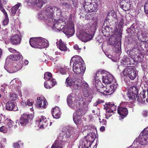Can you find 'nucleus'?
Returning <instances> with one entry per match:
<instances>
[{
  "instance_id": "nucleus-10",
  "label": "nucleus",
  "mask_w": 148,
  "mask_h": 148,
  "mask_svg": "<svg viewBox=\"0 0 148 148\" xmlns=\"http://www.w3.org/2000/svg\"><path fill=\"white\" fill-rule=\"evenodd\" d=\"M138 143L142 145L148 144V126L143 130L138 138L134 141L133 145H135Z\"/></svg>"
},
{
  "instance_id": "nucleus-62",
  "label": "nucleus",
  "mask_w": 148,
  "mask_h": 148,
  "mask_svg": "<svg viewBox=\"0 0 148 148\" xmlns=\"http://www.w3.org/2000/svg\"><path fill=\"white\" fill-rule=\"evenodd\" d=\"M58 58L57 57L55 58H53L52 56L49 57V59L53 62H56V61H57Z\"/></svg>"
},
{
  "instance_id": "nucleus-47",
  "label": "nucleus",
  "mask_w": 148,
  "mask_h": 148,
  "mask_svg": "<svg viewBox=\"0 0 148 148\" xmlns=\"http://www.w3.org/2000/svg\"><path fill=\"white\" fill-rule=\"evenodd\" d=\"M75 18V15L74 14H70L69 18V21L67 22V24H71V23H73V21Z\"/></svg>"
},
{
  "instance_id": "nucleus-9",
  "label": "nucleus",
  "mask_w": 148,
  "mask_h": 148,
  "mask_svg": "<svg viewBox=\"0 0 148 148\" xmlns=\"http://www.w3.org/2000/svg\"><path fill=\"white\" fill-rule=\"evenodd\" d=\"M96 137V134L94 132H92L85 137L80 140L79 148H91L90 146L94 141Z\"/></svg>"
},
{
  "instance_id": "nucleus-48",
  "label": "nucleus",
  "mask_w": 148,
  "mask_h": 148,
  "mask_svg": "<svg viewBox=\"0 0 148 148\" xmlns=\"http://www.w3.org/2000/svg\"><path fill=\"white\" fill-rule=\"evenodd\" d=\"M23 143L21 140L18 141V142L13 143V147L14 148H20L21 145H23Z\"/></svg>"
},
{
  "instance_id": "nucleus-37",
  "label": "nucleus",
  "mask_w": 148,
  "mask_h": 148,
  "mask_svg": "<svg viewBox=\"0 0 148 148\" xmlns=\"http://www.w3.org/2000/svg\"><path fill=\"white\" fill-rule=\"evenodd\" d=\"M92 112L93 113V115L90 114L89 116V118L91 121H92L95 118L99 117L100 114V110L99 109H97L96 110H93Z\"/></svg>"
},
{
  "instance_id": "nucleus-31",
  "label": "nucleus",
  "mask_w": 148,
  "mask_h": 148,
  "mask_svg": "<svg viewBox=\"0 0 148 148\" xmlns=\"http://www.w3.org/2000/svg\"><path fill=\"white\" fill-rule=\"evenodd\" d=\"M37 101L35 104L36 106L38 108H46V100L44 98L37 97Z\"/></svg>"
},
{
  "instance_id": "nucleus-42",
  "label": "nucleus",
  "mask_w": 148,
  "mask_h": 148,
  "mask_svg": "<svg viewBox=\"0 0 148 148\" xmlns=\"http://www.w3.org/2000/svg\"><path fill=\"white\" fill-rule=\"evenodd\" d=\"M84 114L85 112L81 108H79L76 112L73 113V116L81 117Z\"/></svg>"
},
{
  "instance_id": "nucleus-29",
  "label": "nucleus",
  "mask_w": 148,
  "mask_h": 148,
  "mask_svg": "<svg viewBox=\"0 0 148 148\" xmlns=\"http://www.w3.org/2000/svg\"><path fill=\"white\" fill-rule=\"evenodd\" d=\"M32 116L30 114H28L27 113H23L21 115L20 120V124L21 126H24L26 125L28 122V120L30 118V116Z\"/></svg>"
},
{
  "instance_id": "nucleus-41",
  "label": "nucleus",
  "mask_w": 148,
  "mask_h": 148,
  "mask_svg": "<svg viewBox=\"0 0 148 148\" xmlns=\"http://www.w3.org/2000/svg\"><path fill=\"white\" fill-rule=\"evenodd\" d=\"M74 122L77 125H80L82 126L83 123L81 119V117L73 116Z\"/></svg>"
},
{
  "instance_id": "nucleus-59",
  "label": "nucleus",
  "mask_w": 148,
  "mask_h": 148,
  "mask_svg": "<svg viewBox=\"0 0 148 148\" xmlns=\"http://www.w3.org/2000/svg\"><path fill=\"white\" fill-rule=\"evenodd\" d=\"M48 81H46L44 83V86L45 88H46V89H50V88H51V87H50V86H49L48 84V83L47 82Z\"/></svg>"
},
{
  "instance_id": "nucleus-38",
  "label": "nucleus",
  "mask_w": 148,
  "mask_h": 148,
  "mask_svg": "<svg viewBox=\"0 0 148 148\" xmlns=\"http://www.w3.org/2000/svg\"><path fill=\"white\" fill-rule=\"evenodd\" d=\"M121 63L122 65L126 66L131 64L132 62L129 57L124 56L121 60Z\"/></svg>"
},
{
  "instance_id": "nucleus-27",
  "label": "nucleus",
  "mask_w": 148,
  "mask_h": 148,
  "mask_svg": "<svg viewBox=\"0 0 148 148\" xmlns=\"http://www.w3.org/2000/svg\"><path fill=\"white\" fill-rule=\"evenodd\" d=\"M26 1L28 5L33 7L36 5L39 8L42 7L44 3L43 0H26Z\"/></svg>"
},
{
  "instance_id": "nucleus-11",
  "label": "nucleus",
  "mask_w": 148,
  "mask_h": 148,
  "mask_svg": "<svg viewBox=\"0 0 148 148\" xmlns=\"http://www.w3.org/2000/svg\"><path fill=\"white\" fill-rule=\"evenodd\" d=\"M94 34V31H89L88 30H82L77 35V37L82 41L86 42L91 40L93 38Z\"/></svg>"
},
{
  "instance_id": "nucleus-13",
  "label": "nucleus",
  "mask_w": 148,
  "mask_h": 148,
  "mask_svg": "<svg viewBox=\"0 0 148 148\" xmlns=\"http://www.w3.org/2000/svg\"><path fill=\"white\" fill-rule=\"evenodd\" d=\"M91 0H85L83 7L86 12H96L97 11V3H91Z\"/></svg>"
},
{
  "instance_id": "nucleus-40",
  "label": "nucleus",
  "mask_w": 148,
  "mask_h": 148,
  "mask_svg": "<svg viewBox=\"0 0 148 148\" xmlns=\"http://www.w3.org/2000/svg\"><path fill=\"white\" fill-rule=\"evenodd\" d=\"M21 5V3H18L16 5L14 6L11 9L10 15L13 16H14L17 10Z\"/></svg>"
},
{
  "instance_id": "nucleus-63",
  "label": "nucleus",
  "mask_w": 148,
  "mask_h": 148,
  "mask_svg": "<svg viewBox=\"0 0 148 148\" xmlns=\"http://www.w3.org/2000/svg\"><path fill=\"white\" fill-rule=\"evenodd\" d=\"M143 115L145 117H146L148 116V111L145 110L143 112Z\"/></svg>"
},
{
  "instance_id": "nucleus-61",
  "label": "nucleus",
  "mask_w": 148,
  "mask_h": 148,
  "mask_svg": "<svg viewBox=\"0 0 148 148\" xmlns=\"http://www.w3.org/2000/svg\"><path fill=\"white\" fill-rule=\"evenodd\" d=\"M101 125H106V121L104 119H102L101 121H99Z\"/></svg>"
},
{
  "instance_id": "nucleus-51",
  "label": "nucleus",
  "mask_w": 148,
  "mask_h": 148,
  "mask_svg": "<svg viewBox=\"0 0 148 148\" xmlns=\"http://www.w3.org/2000/svg\"><path fill=\"white\" fill-rule=\"evenodd\" d=\"M8 128L4 126H2L0 127V131L3 133H5L7 132Z\"/></svg>"
},
{
  "instance_id": "nucleus-46",
  "label": "nucleus",
  "mask_w": 148,
  "mask_h": 148,
  "mask_svg": "<svg viewBox=\"0 0 148 148\" xmlns=\"http://www.w3.org/2000/svg\"><path fill=\"white\" fill-rule=\"evenodd\" d=\"M33 101L32 100L28 99L27 100L26 102H24L22 101L21 102V104L23 106L28 105L29 106H31L33 104Z\"/></svg>"
},
{
  "instance_id": "nucleus-2",
  "label": "nucleus",
  "mask_w": 148,
  "mask_h": 148,
  "mask_svg": "<svg viewBox=\"0 0 148 148\" xmlns=\"http://www.w3.org/2000/svg\"><path fill=\"white\" fill-rule=\"evenodd\" d=\"M73 132L71 127H67L62 131L51 148H63L65 143L73 136Z\"/></svg>"
},
{
  "instance_id": "nucleus-58",
  "label": "nucleus",
  "mask_w": 148,
  "mask_h": 148,
  "mask_svg": "<svg viewBox=\"0 0 148 148\" xmlns=\"http://www.w3.org/2000/svg\"><path fill=\"white\" fill-rule=\"evenodd\" d=\"M63 5H64L66 8L67 9L69 10V9L71 8V5L67 3H62Z\"/></svg>"
},
{
  "instance_id": "nucleus-12",
  "label": "nucleus",
  "mask_w": 148,
  "mask_h": 148,
  "mask_svg": "<svg viewBox=\"0 0 148 148\" xmlns=\"http://www.w3.org/2000/svg\"><path fill=\"white\" fill-rule=\"evenodd\" d=\"M82 81L80 79L76 78H71L68 77L66 80L67 86L68 87H73L75 89H79L82 86Z\"/></svg>"
},
{
  "instance_id": "nucleus-8",
  "label": "nucleus",
  "mask_w": 148,
  "mask_h": 148,
  "mask_svg": "<svg viewBox=\"0 0 148 148\" xmlns=\"http://www.w3.org/2000/svg\"><path fill=\"white\" fill-rule=\"evenodd\" d=\"M66 22L64 21L59 19L56 20L55 19H50L49 21H47V24L51 27L53 30L56 32L62 31L64 28V24Z\"/></svg>"
},
{
  "instance_id": "nucleus-64",
  "label": "nucleus",
  "mask_w": 148,
  "mask_h": 148,
  "mask_svg": "<svg viewBox=\"0 0 148 148\" xmlns=\"http://www.w3.org/2000/svg\"><path fill=\"white\" fill-rule=\"evenodd\" d=\"M50 82L52 83V86L55 85L56 84V82L55 79H52Z\"/></svg>"
},
{
  "instance_id": "nucleus-4",
  "label": "nucleus",
  "mask_w": 148,
  "mask_h": 148,
  "mask_svg": "<svg viewBox=\"0 0 148 148\" xmlns=\"http://www.w3.org/2000/svg\"><path fill=\"white\" fill-rule=\"evenodd\" d=\"M73 63V71L75 73L82 76L84 74L85 68L84 69V62L82 58L79 56L76 55L72 57L71 63Z\"/></svg>"
},
{
  "instance_id": "nucleus-20",
  "label": "nucleus",
  "mask_w": 148,
  "mask_h": 148,
  "mask_svg": "<svg viewBox=\"0 0 148 148\" xmlns=\"http://www.w3.org/2000/svg\"><path fill=\"white\" fill-rule=\"evenodd\" d=\"M145 100L148 102V87L145 86V89L141 92L137 99V101L140 104H143Z\"/></svg>"
},
{
  "instance_id": "nucleus-19",
  "label": "nucleus",
  "mask_w": 148,
  "mask_h": 148,
  "mask_svg": "<svg viewBox=\"0 0 148 148\" xmlns=\"http://www.w3.org/2000/svg\"><path fill=\"white\" fill-rule=\"evenodd\" d=\"M50 8L48 7V6H46L45 8L42 11L40 12L38 14V17L40 20H44L46 23H47V21H49L50 19L49 15Z\"/></svg>"
},
{
  "instance_id": "nucleus-1",
  "label": "nucleus",
  "mask_w": 148,
  "mask_h": 148,
  "mask_svg": "<svg viewBox=\"0 0 148 148\" xmlns=\"http://www.w3.org/2000/svg\"><path fill=\"white\" fill-rule=\"evenodd\" d=\"M97 77H101L102 82L104 84H101L103 86L104 92L108 94L112 93L116 90L118 84L113 75L108 72L100 70L97 72Z\"/></svg>"
},
{
  "instance_id": "nucleus-56",
  "label": "nucleus",
  "mask_w": 148,
  "mask_h": 148,
  "mask_svg": "<svg viewBox=\"0 0 148 148\" xmlns=\"http://www.w3.org/2000/svg\"><path fill=\"white\" fill-rule=\"evenodd\" d=\"M73 47L74 49L76 50L79 53L80 52L81 48L79 47L78 45L76 44L74 45L73 46Z\"/></svg>"
},
{
  "instance_id": "nucleus-49",
  "label": "nucleus",
  "mask_w": 148,
  "mask_h": 148,
  "mask_svg": "<svg viewBox=\"0 0 148 148\" xmlns=\"http://www.w3.org/2000/svg\"><path fill=\"white\" fill-rule=\"evenodd\" d=\"M13 122L10 119H8L7 121V122L6 126L8 127V128L10 129L13 127Z\"/></svg>"
},
{
  "instance_id": "nucleus-15",
  "label": "nucleus",
  "mask_w": 148,
  "mask_h": 148,
  "mask_svg": "<svg viewBox=\"0 0 148 148\" xmlns=\"http://www.w3.org/2000/svg\"><path fill=\"white\" fill-rule=\"evenodd\" d=\"M104 109L106 110V118L108 119L112 115V113H115L117 107L112 102L106 103L104 105Z\"/></svg>"
},
{
  "instance_id": "nucleus-7",
  "label": "nucleus",
  "mask_w": 148,
  "mask_h": 148,
  "mask_svg": "<svg viewBox=\"0 0 148 148\" xmlns=\"http://www.w3.org/2000/svg\"><path fill=\"white\" fill-rule=\"evenodd\" d=\"M83 86V92L84 96L87 98L86 100L84 101V105H87L89 103L93 97V92L89 87L88 84L87 82L83 81L82 83V86Z\"/></svg>"
},
{
  "instance_id": "nucleus-52",
  "label": "nucleus",
  "mask_w": 148,
  "mask_h": 148,
  "mask_svg": "<svg viewBox=\"0 0 148 148\" xmlns=\"http://www.w3.org/2000/svg\"><path fill=\"white\" fill-rule=\"evenodd\" d=\"M5 18L3 20L2 22L3 24L4 25H7L9 22V18L8 17V15H5Z\"/></svg>"
},
{
  "instance_id": "nucleus-33",
  "label": "nucleus",
  "mask_w": 148,
  "mask_h": 148,
  "mask_svg": "<svg viewBox=\"0 0 148 148\" xmlns=\"http://www.w3.org/2000/svg\"><path fill=\"white\" fill-rule=\"evenodd\" d=\"M18 95L20 97L22 96L21 91L19 89V88H18L16 90V92H11L9 93L8 97L11 100H12V101H13L18 98Z\"/></svg>"
},
{
  "instance_id": "nucleus-23",
  "label": "nucleus",
  "mask_w": 148,
  "mask_h": 148,
  "mask_svg": "<svg viewBox=\"0 0 148 148\" xmlns=\"http://www.w3.org/2000/svg\"><path fill=\"white\" fill-rule=\"evenodd\" d=\"M138 93V90L135 86L130 87L128 90V93L127 95L129 99L134 100L138 98L137 95Z\"/></svg>"
},
{
  "instance_id": "nucleus-14",
  "label": "nucleus",
  "mask_w": 148,
  "mask_h": 148,
  "mask_svg": "<svg viewBox=\"0 0 148 148\" xmlns=\"http://www.w3.org/2000/svg\"><path fill=\"white\" fill-rule=\"evenodd\" d=\"M10 62V61H8L7 62L6 60H5V64L4 66L5 69L10 73L16 72L22 68V65L21 62L19 64H14L13 65H11L9 63Z\"/></svg>"
},
{
  "instance_id": "nucleus-55",
  "label": "nucleus",
  "mask_w": 148,
  "mask_h": 148,
  "mask_svg": "<svg viewBox=\"0 0 148 148\" xmlns=\"http://www.w3.org/2000/svg\"><path fill=\"white\" fill-rule=\"evenodd\" d=\"M97 25V21H95L93 23L92 26L91 27L90 29H91L92 31H93L92 30L94 31L96 29Z\"/></svg>"
},
{
  "instance_id": "nucleus-28",
  "label": "nucleus",
  "mask_w": 148,
  "mask_h": 148,
  "mask_svg": "<svg viewBox=\"0 0 148 148\" xmlns=\"http://www.w3.org/2000/svg\"><path fill=\"white\" fill-rule=\"evenodd\" d=\"M143 28V26L141 25H139L136 23H134L130 28L127 29V31L130 32H131V31L134 32L135 31L136 32H138L141 31Z\"/></svg>"
},
{
  "instance_id": "nucleus-39",
  "label": "nucleus",
  "mask_w": 148,
  "mask_h": 148,
  "mask_svg": "<svg viewBox=\"0 0 148 148\" xmlns=\"http://www.w3.org/2000/svg\"><path fill=\"white\" fill-rule=\"evenodd\" d=\"M10 83L11 84L15 85L17 86H18V88H16V90L17 89H18V88H19V89H20V86L21 85V80L18 78L14 79L12 80Z\"/></svg>"
},
{
  "instance_id": "nucleus-54",
  "label": "nucleus",
  "mask_w": 148,
  "mask_h": 148,
  "mask_svg": "<svg viewBox=\"0 0 148 148\" xmlns=\"http://www.w3.org/2000/svg\"><path fill=\"white\" fill-rule=\"evenodd\" d=\"M2 6V4L1 3V1H0V10L5 15H8L7 13L5 12V10L3 8Z\"/></svg>"
},
{
  "instance_id": "nucleus-5",
  "label": "nucleus",
  "mask_w": 148,
  "mask_h": 148,
  "mask_svg": "<svg viewBox=\"0 0 148 148\" xmlns=\"http://www.w3.org/2000/svg\"><path fill=\"white\" fill-rule=\"evenodd\" d=\"M142 48L140 42H137L132 49L130 51V56L134 61L138 62H142L140 57Z\"/></svg>"
},
{
  "instance_id": "nucleus-34",
  "label": "nucleus",
  "mask_w": 148,
  "mask_h": 148,
  "mask_svg": "<svg viewBox=\"0 0 148 148\" xmlns=\"http://www.w3.org/2000/svg\"><path fill=\"white\" fill-rule=\"evenodd\" d=\"M6 108L9 110L16 111L17 107L13 101H9L6 104Z\"/></svg>"
},
{
  "instance_id": "nucleus-26",
  "label": "nucleus",
  "mask_w": 148,
  "mask_h": 148,
  "mask_svg": "<svg viewBox=\"0 0 148 148\" xmlns=\"http://www.w3.org/2000/svg\"><path fill=\"white\" fill-rule=\"evenodd\" d=\"M48 7L50 8L51 9L49 12L50 14L49 15L50 19H52V18H53V16H54V13L55 11L56 12V15L58 17H60L61 16V12L60 9L53 6H48Z\"/></svg>"
},
{
  "instance_id": "nucleus-21",
  "label": "nucleus",
  "mask_w": 148,
  "mask_h": 148,
  "mask_svg": "<svg viewBox=\"0 0 148 148\" xmlns=\"http://www.w3.org/2000/svg\"><path fill=\"white\" fill-rule=\"evenodd\" d=\"M49 122V119H46V118L42 116L37 119L36 124L40 129H44L47 127Z\"/></svg>"
},
{
  "instance_id": "nucleus-6",
  "label": "nucleus",
  "mask_w": 148,
  "mask_h": 148,
  "mask_svg": "<svg viewBox=\"0 0 148 148\" xmlns=\"http://www.w3.org/2000/svg\"><path fill=\"white\" fill-rule=\"evenodd\" d=\"M29 43L32 47L36 48L41 49L47 48L48 46L47 40L42 37L31 38Z\"/></svg>"
},
{
  "instance_id": "nucleus-43",
  "label": "nucleus",
  "mask_w": 148,
  "mask_h": 148,
  "mask_svg": "<svg viewBox=\"0 0 148 148\" xmlns=\"http://www.w3.org/2000/svg\"><path fill=\"white\" fill-rule=\"evenodd\" d=\"M69 71V68L67 66H64L63 67H61L60 70V72L62 74H66V73Z\"/></svg>"
},
{
  "instance_id": "nucleus-35",
  "label": "nucleus",
  "mask_w": 148,
  "mask_h": 148,
  "mask_svg": "<svg viewBox=\"0 0 148 148\" xmlns=\"http://www.w3.org/2000/svg\"><path fill=\"white\" fill-rule=\"evenodd\" d=\"M57 47L61 51H69V49H67V47L66 45L64 43L62 40L60 39L59 41L56 42Z\"/></svg>"
},
{
  "instance_id": "nucleus-45",
  "label": "nucleus",
  "mask_w": 148,
  "mask_h": 148,
  "mask_svg": "<svg viewBox=\"0 0 148 148\" xmlns=\"http://www.w3.org/2000/svg\"><path fill=\"white\" fill-rule=\"evenodd\" d=\"M52 77L51 74L49 72H46L45 73L44 78L46 81H49V80Z\"/></svg>"
},
{
  "instance_id": "nucleus-18",
  "label": "nucleus",
  "mask_w": 148,
  "mask_h": 148,
  "mask_svg": "<svg viewBox=\"0 0 148 148\" xmlns=\"http://www.w3.org/2000/svg\"><path fill=\"white\" fill-rule=\"evenodd\" d=\"M109 43L110 45L114 46L113 49L114 52L118 53V55H120L121 53V43L119 42H117L116 38L114 36L110 38Z\"/></svg>"
},
{
  "instance_id": "nucleus-30",
  "label": "nucleus",
  "mask_w": 148,
  "mask_h": 148,
  "mask_svg": "<svg viewBox=\"0 0 148 148\" xmlns=\"http://www.w3.org/2000/svg\"><path fill=\"white\" fill-rule=\"evenodd\" d=\"M120 6L123 10L127 11L130 9L131 4L129 0H119Z\"/></svg>"
},
{
  "instance_id": "nucleus-36",
  "label": "nucleus",
  "mask_w": 148,
  "mask_h": 148,
  "mask_svg": "<svg viewBox=\"0 0 148 148\" xmlns=\"http://www.w3.org/2000/svg\"><path fill=\"white\" fill-rule=\"evenodd\" d=\"M52 112V116L54 118L58 119L60 117V110L58 107H56L53 108Z\"/></svg>"
},
{
  "instance_id": "nucleus-50",
  "label": "nucleus",
  "mask_w": 148,
  "mask_h": 148,
  "mask_svg": "<svg viewBox=\"0 0 148 148\" xmlns=\"http://www.w3.org/2000/svg\"><path fill=\"white\" fill-rule=\"evenodd\" d=\"M112 16V17L114 18H116V16L115 13L114 11H110L107 15V18H108V17L109 16Z\"/></svg>"
},
{
  "instance_id": "nucleus-3",
  "label": "nucleus",
  "mask_w": 148,
  "mask_h": 148,
  "mask_svg": "<svg viewBox=\"0 0 148 148\" xmlns=\"http://www.w3.org/2000/svg\"><path fill=\"white\" fill-rule=\"evenodd\" d=\"M85 100L84 98L80 95L76 96L74 94L71 93L68 95L67 101L68 106L71 108L75 110L83 106L84 105V101Z\"/></svg>"
},
{
  "instance_id": "nucleus-24",
  "label": "nucleus",
  "mask_w": 148,
  "mask_h": 148,
  "mask_svg": "<svg viewBox=\"0 0 148 148\" xmlns=\"http://www.w3.org/2000/svg\"><path fill=\"white\" fill-rule=\"evenodd\" d=\"M74 26V23H71V24L67 23L65 26L64 25L62 32L66 35L69 36V37L72 36L75 32Z\"/></svg>"
},
{
  "instance_id": "nucleus-22",
  "label": "nucleus",
  "mask_w": 148,
  "mask_h": 148,
  "mask_svg": "<svg viewBox=\"0 0 148 148\" xmlns=\"http://www.w3.org/2000/svg\"><path fill=\"white\" fill-rule=\"evenodd\" d=\"M100 79H101V77H97V73L96 74V77L95 79L94 80L93 83V87L94 89L97 90L98 91L103 94H105L106 92H104V91H103L102 90L103 88V86H101L99 84H101ZM104 90V89L103 90Z\"/></svg>"
},
{
  "instance_id": "nucleus-32",
  "label": "nucleus",
  "mask_w": 148,
  "mask_h": 148,
  "mask_svg": "<svg viewBox=\"0 0 148 148\" xmlns=\"http://www.w3.org/2000/svg\"><path fill=\"white\" fill-rule=\"evenodd\" d=\"M10 41L13 45H18L21 43V38L19 35H14L10 38Z\"/></svg>"
},
{
  "instance_id": "nucleus-16",
  "label": "nucleus",
  "mask_w": 148,
  "mask_h": 148,
  "mask_svg": "<svg viewBox=\"0 0 148 148\" xmlns=\"http://www.w3.org/2000/svg\"><path fill=\"white\" fill-rule=\"evenodd\" d=\"M130 104V103L127 102H122L118 107V112L121 116V119H123L127 115L128 111L126 107L129 106Z\"/></svg>"
},
{
  "instance_id": "nucleus-53",
  "label": "nucleus",
  "mask_w": 148,
  "mask_h": 148,
  "mask_svg": "<svg viewBox=\"0 0 148 148\" xmlns=\"http://www.w3.org/2000/svg\"><path fill=\"white\" fill-rule=\"evenodd\" d=\"M8 86L5 84H3L1 85L0 87V90L2 92L6 91Z\"/></svg>"
},
{
  "instance_id": "nucleus-44",
  "label": "nucleus",
  "mask_w": 148,
  "mask_h": 148,
  "mask_svg": "<svg viewBox=\"0 0 148 148\" xmlns=\"http://www.w3.org/2000/svg\"><path fill=\"white\" fill-rule=\"evenodd\" d=\"M125 18L123 16H121V20L119 22L118 25V28L120 29H121L123 27V26L125 23Z\"/></svg>"
},
{
  "instance_id": "nucleus-17",
  "label": "nucleus",
  "mask_w": 148,
  "mask_h": 148,
  "mask_svg": "<svg viewBox=\"0 0 148 148\" xmlns=\"http://www.w3.org/2000/svg\"><path fill=\"white\" fill-rule=\"evenodd\" d=\"M123 74L124 76L129 77L132 80H134L137 75L136 69L132 67L125 68L123 71Z\"/></svg>"
},
{
  "instance_id": "nucleus-60",
  "label": "nucleus",
  "mask_w": 148,
  "mask_h": 148,
  "mask_svg": "<svg viewBox=\"0 0 148 148\" xmlns=\"http://www.w3.org/2000/svg\"><path fill=\"white\" fill-rule=\"evenodd\" d=\"M8 50L10 52L13 53H16L17 52H18L16 50L11 48H9Z\"/></svg>"
},
{
  "instance_id": "nucleus-25",
  "label": "nucleus",
  "mask_w": 148,
  "mask_h": 148,
  "mask_svg": "<svg viewBox=\"0 0 148 148\" xmlns=\"http://www.w3.org/2000/svg\"><path fill=\"white\" fill-rule=\"evenodd\" d=\"M22 59V58L21 54L19 52H17L16 54L15 55H10L8 56L6 59V60L7 62H8V60H10H10H13L15 61L19 60L20 61L18 62V64H20V62L22 64L21 60Z\"/></svg>"
},
{
  "instance_id": "nucleus-57",
  "label": "nucleus",
  "mask_w": 148,
  "mask_h": 148,
  "mask_svg": "<svg viewBox=\"0 0 148 148\" xmlns=\"http://www.w3.org/2000/svg\"><path fill=\"white\" fill-rule=\"evenodd\" d=\"M92 126L90 125H86L85 126H83L82 129H83V130L86 131L90 130L92 129Z\"/></svg>"
}]
</instances>
